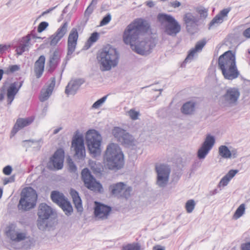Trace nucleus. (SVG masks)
I'll return each instance as SVG.
<instances>
[{
	"instance_id": "nucleus-15",
	"label": "nucleus",
	"mask_w": 250,
	"mask_h": 250,
	"mask_svg": "<svg viewBox=\"0 0 250 250\" xmlns=\"http://www.w3.org/2000/svg\"><path fill=\"white\" fill-rule=\"evenodd\" d=\"M239 96L240 92L237 88H229L221 97L220 102L224 106H233L236 104Z\"/></svg>"
},
{
	"instance_id": "nucleus-14",
	"label": "nucleus",
	"mask_w": 250,
	"mask_h": 250,
	"mask_svg": "<svg viewBox=\"0 0 250 250\" xmlns=\"http://www.w3.org/2000/svg\"><path fill=\"white\" fill-rule=\"evenodd\" d=\"M112 134L118 142L125 146L134 145V137L126 130L120 127H114L112 130Z\"/></svg>"
},
{
	"instance_id": "nucleus-48",
	"label": "nucleus",
	"mask_w": 250,
	"mask_h": 250,
	"mask_svg": "<svg viewBox=\"0 0 250 250\" xmlns=\"http://www.w3.org/2000/svg\"><path fill=\"white\" fill-rule=\"evenodd\" d=\"M230 181V180L226 176V175L224 176L221 180L219 183V187H225L226 186L229 182Z\"/></svg>"
},
{
	"instance_id": "nucleus-37",
	"label": "nucleus",
	"mask_w": 250,
	"mask_h": 250,
	"mask_svg": "<svg viewBox=\"0 0 250 250\" xmlns=\"http://www.w3.org/2000/svg\"><path fill=\"white\" fill-rule=\"evenodd\" d=\"M245 210V206L244 204H242L239 206V207L236 210L233 216V218L234 219H237L240 218L244 214Z\"/></svg>"
},
{
	"instance_id": "nucleus-23",
	"label": "nucleus",
	"mask_w": 250,
	"mask_h": 250,
	"mask_svg": "<svg viewBox=\"0 0 250 250\" xmlns=\"http://www.w3.org/2000/svg\"><path fill=\"white\" fill-rule=\"evenodd\" d=\"M68 22L65 21L50 37V44L55 46L65 36L68 31Z\"/></svg>"
},
{
	"instance_id": "nucleus-28",
	"label": "nucleus",
	"mask_w": 250,
	"mask_h": 250,
	"mask_svg": "<svg viewBox=\"0 0 250 250\" xmlns=\"http://www.w3.org/2000/svg\"><path fill=\"white\" fill-rule=\"evenodd\" d=\"M61 58V53L59 51L55 50L52 54L50 56L49 60L48 63V71L53 72L58 65Z\"/></svg>"
},
{
	"instance_id": "nucleus-32",
	"label": "nucleus",
	"mask_w": 250,
	"mask_h": 250,
	"mask_svg": "<svg viewBox=\"0 0 250 250\" xmlns=\"http://www.w3.org/2000/svg\"><path fill=\"white\" fill-rule=\"evenodd\" d=\"M32 121L27 118H19L14 126L12 132L16 133L20 129L29 125Z\"/></svg>"
},
{
	"instance_id": "nucleus-10",
	"label": "nucleus",
	"mask_w": 250,
	"mask_h": 250,
	"mask_svg": "<svg viewBox=\"0 0 250 250\" xmlns=\"http://www.w3.org/2000/svg\"><path fill=\"white\" fill-rule=\"evenodd\" d=\"M157 173L156 185L160 188H165L168 184L170 168L168 166L164 164L155 166Z\"/></svg>"
},
{
	"instance_id": "nucleus-31",
	"label": "nucleus",
	"mask_w": 250,
	"mask_h": 250,
	"mask_svg": "<svg viewBox=\"0 0 250 250\" xmlns=\"http://www.w3.org/2000/svg\"><path fill=\"white\" fill-rule=\"evenodd\" d=\"M70 194L73 199V203L78 212H81L83 210L82 200L79 195L78 192L73 189H71Z\"/></svg>"
},
{
	"instance_id": "nucleus-5",
	"label": "nucleus",
	"mask_w": 250,
	"mask_h": 250,
	"mask_svg": "<svg viewBox=\"0 0 250 250\" xmlns=\"http://www.w3.org/2000/svg\"><path fill=\"white\" fill-rule=\"evenodd\" d=\"M7 236L13 241L19 242L25 240L23 247L26 249H30L35 245L34 239L28 236L25 231H21L15 224H10L5 229Z\"/></svg>"
},
{
	"instance_id": "nucleus-26",
	"label": "nucleus",
	"mask_w": 250,
	"mask_h": 250,
	"mask_svg": "<svg viewBox=\"0 0 250 250\" xmlns=\"http://www.w3.org/2000/svg\"><path fill=\"white\" fill-rule=\"evenodd\" d=\"M84 82V81L83 79H77L71 80L66 87L65 90V93L67 95L75 94L80 86Z\"/></svg>"
},
{
	"instance_id": "nucleus-46",
	"label": "nucleus",
	"mask_w": 250,
	"mask_h": 250,
	"mask_svg": "<svg viewBox=\"0 0 250 250\" xmlns=\"http://www.w3.org/2000/svg\"><path fill=\"white\" fill-rule=\"evenodd\" d=\"M95 4H92V2L88 6L84 12L85 17H87V19L88 18L89 15L92 13L94 10V6Z\"/></svg>"
},
{
	"instance_id": "nucleus-11",
	"label": "nucleus",
	"mask_w": 250,
	"mask_h": 250,
	"mask_svg": "<svg viewBox=\"0 0 250 250\" xmlns=\"http://www.w3.org/2000/svg\"><path fill=\"white\" fill-rule=\"evenodd\" d=\"M31 37L33 39L36 38L35 35L28 34L22 38L13 40L12 44L11 45H11L10 47L12 46L15 48L16 54L18 56H21L23 52L28 51L31 47Z\"/></svg>"
},
{
	"instance_id": "nucleus-21",
	"label": "nucleus",
	"mask_w": 250,
	"mask_h": 250,
	"mask_svg": "<svg viewBox=\"0 0 250 250\" xmlns=\"http://www.w3.org/2000/svg\"><path fill=\"white\" fill-rule=\"evenodd\" d=\"M183 20L188 33L193 34L197 31L198 19L193 14L190 12L186 13L184 15Z\"/></svg>"
},
{
	"instance_id": "nucleus-24",
	"label": "nucleus",
	"mask_w": 250,
	"mask_h": 250,
	"mask_svg": "<svg viewBox=\"0 0 250 250\" xmlns=\"http://www.w3.org/2000/svg\"><path fill=\"white\" fill-rule=\"evenodd\" d=\"M79 37L78 30L73 28L69 32L67 40V56L71 55L75 51Z\"/></svg>"
},
{
	"instance_id": "nucleus-7",
	"label": "nucleus",
	"mask_w": 250,
	"mask_h": 250,
	"mask_svg": "<svg viewBox=\"0 0 250 250\" xmlns=\"http://www.w3.org/2000/svg\"><path fill=\"white\" fill-rule=\"evenodd\" d=\"M37 194L32 188H24L21 193V197L18 205L19 209L28 210L34 208L36 204Z\"/></svg>"
},
{
	"instance_id": "nucleus-39",
	"label": "nucleus",
	"mask_w": 250,
	"mask_h": 250,
	"mask_svg": "<svg viewBox=\"0 0 250 250\" xmlns=\"http://www.w3.org/2000/svg\"><path fill=\"white\" fill-rule=\"evenodd\" d=\"M195 203L193 200H188L186 204V208L187 212L191 213L195 208Z\"/></svg>"
},
{
	"instance_id": "nucleus-55",
	"label": "nucleus",
	"mask_w": 250,
	"mask_h": 250,
	"mask_svg": "<svg viewBox=\"0 0 250 250\" xmlns=\"http://www.w3.org/2000/svg\"><path fill=\"white\" fill-rule=\"evenodd\" d=\"M181 5V2L177 0L170 2V5L174 8L179 7Z\"/></svg>"
},
{
	"instance_id": "nucleus-36",
	"label": "nucleus",
	"mask_w": 250,
	"mask_h": 250,
	"mask_svg": "<svg viewBox=\"0 0 250 250\" xmlns=\"http://www.w3.org/2000/svg\"><path fill=\"white\" fill-rule=\"evenodd\" d=\"M23 142L24 143V146H26L27 147H33V148H38L39 149L41 147V143L42 142V140H24L23 141Z\"/></svg>"
},
{
	"instance_id": "nucleus-57",
	"label": "nucleus",
	"mask_w": 250,
	"mask_h": 250,
	"mask_svg": "<svg viewBox=\"0 0 250 250\" xmlns=\"http://www.w3.org/2000/svg\"><path fill=\"white\" fill-rule=\"evenodd\" d=\"M242 250H250V242L243 244L242 246Z\"/></svg>"
},
{
	"instance_id": "nucleus-47",
	"label": "nucleus",
	"mask_w": 250,
	"mask_h": 250,
	"mask_svg": "<svg viewBox=\"0 0 250 250\" xmlns=\"http://www.w3.org/2000/svg\"><path fill=\"white\" fill-rule=\"evenodd\" d=\"M48 26V23L45 21L41 22L38 27V32L41 33L45 30Z\"/></svg>"
},
{
	"instance_id": "nucleus-44",
	"label": "nucleus",
	"mask_w": 250,
	"mask_h": 250,
	"mask_svg": "<svg viewBox=\"0 0 250 250\" xmlns=\"http://www.w3.org/2000/svg\"><path fill=\"white\" fill-rule=\"evenodd\" d=\"M128 114L130 118L133 120H136L138 119L139 112L131 109L128 112Z\"/></svg>"
},
{
	"instance_id": "nucleus-20",
	"label": "nucleus",
	"mask_w": 250,
	"mask_h": 250,
	"mask_svg": "<svg viewBox=\"0 0 250 250\" xmlns=\"http://www.w3.org/2000/svg\"><path fill=\"white\" fill-rule=\"evenodd\" d=\"M111 211V208L98 202H95L94 215L97 220L107 219Z\"/></svg>"
},
{
	"instance_id": "nucleus-60",
	"label": "nucleus",
	"mask_w": 250,
	"mask_h": 250,
	"mask_svg": "<svg viewBox=\"0 0 250 250\" xmlns=\"http://www.w3.org/2000/svg\"><path fill=\"white\" fill-rule=\"evenodd\" d=\"M57 7L56 6H55L54 7H52V8H49V9L44 11L42 13V15L43 16L44 15H46L49 13H50V12H51L52 11H53L56 7Z\"/></svg>"
},
{
	"instance_id": "nucleus-40",
	"label": "nucleus",
	"mask_w": 250,
	"mask_h": 250,
	"mask_svg": "<svg viewBox=\"0 0 250 250\" xmlns=\"http://www.w3.org/2000/svg\"><path fill=\"white\" fill-rule=\"evenodd\" d=\"M107 97V95L104 96L95 102L92 106V108L97 109L99 108L104 103Z\"/></svg>"
},
{
	"instance_id": "nucleus-53",
	"label": "nucleus",
	"mask_w": 250,
	"mask_h": 250,
	"mask_svg": "<svg viewBox=\"0 0 250 250\" xmlns=\"http://www.w3.org/2000/svg\"><path fill=\"white\" fill-rule=\"evenodd\" d=\"M198 12L201 17L205 18L208 16V10L206 9H200L198 10Z\"/></svg>"
},
{
	"instance_id": "nucleus-63",
	"label": "nucleus",
	"mask_w": 250,
	"mask_h": 250,
	"mask_svg": "<svg viewBox=\"0 0 250 250\" xmlns=\"http://www.w3.org/2000/svg\"><path fill=\"white\" fill-rule=\"evenodd\" d=\"M61 129V128L55 129L53 131V134H57L60 131Z\"/></svg>"
},
{
	"instance_id": "nucleus-43",
	"label": "nucleus",
	"mask_w": 250,
	"mask_h": 250,
	"mask_svg": "<svg viewBox=\"0 0 250 250\" xmlns=\"http://www.w3.org/2000/svg\"><path fill=\"white\" fill-rule=\"evenodd\" d=\"M131 190H132L131 188L129 187H126V186L125 185V189H124V190L123 191L120 196L125 197L126 199L128 198L130 195V192H131Z\"/></svg>"
},
{
	"instance_id": "nucleus-13",
	"label": "nucleus",
	"mask_w": 250,
	"mask_h": 250,
	"mask_svg": "<svg viewBox=\"0 0 250 250\" xmlns=\"http://www.w3.org/2000/svg\"><path fill=\"white\" fill-rule=\"evenodd\" d=\"M81 174L82 179L87 188L91 190L99 192L103 191L102 185L96 180L88 168H84Z\"/></svg>"
},
{
	"instance_id": "nucleus-64",
	"label": "nucleus",
	"mask_w": 250,
	"mask_h": 250,
	"mask_svg": "<svg viewBox=\"0 0 250 250\" xmlns=\"http://www.w3.org/2000/svg\"><path fill=\"white\" fill-rule=\"evenodd\" d=\"M3 74V70L1 69H0V81L1 80L2 78V75Z\"/></svg>"
},
{
	"instance_id": "nucleus-54",
	"label": "nucleus",
	"mask_w": 250,
	"mask_h": 250,
	"mask_svg": "<svg viewBox=\"0 0 250 250\" xmlns=\"http://www.w3.org/2000/svg\"><path fill=\"white\" fill-rule=\"evenodd\" d=\"M10 45L0 44V54L10 47Z\"/></svg>"
},
{
	"instance_id": "nucleus-25",
	"label": "nucleus",
	"mask_w": 250,
	"mask_h": 250,
	"mask_svg": "<svg viewBox=\"0 0 250 250\" xmlns=\"http://www.w3.org/2000/svg\"><path fill=\"white\" fill-rule=\"evenodd\" d=\"M230 11V8H225L222 10L211 21L208 25V29H211L218 26L225 20H227L228 15Z\"/></svg>"
},
{
	"instance_id": "nucleus-42",
	"label": "nucleus",
	"mask_w": 250,
	"mask_h": 250,
	"mask_svg": "<svg viewBox=\"0 0 250 250\" xmlns=\"http://www.w3.org/2000/svg\"><path fill=\"white\" fill-rule=\"evenodd\" d=\"M123 250H141V247L139 244L133 243L124 247Z\"/></svg>"
},
{
	"instance_id": "nucleus-27",
	"label": "nucleus",
	"mask_w": 250,
	"mask_h": 250,
	"mask_svg": "<svg viewBox=\"0 0 250 250\" xmlns=\"http://www.w3.org/2000/svg\"><path fill=\"white\" fill-rule=\"evenodd\" d=\"M55 83V78H52L50 84L46 88H43L41 91V95L40 96V100L41 102H44L49 98L54 88Z\"/></svg>"
},
{
	"instance_id": "nucleus-19",
	"label": "nucleus",
	"mask_w": 250,
	"mask_h": 250,
	"mask_svg": "<svg viewBox=\"0 0 250 250\" xmlns=\"http://www.w3.org/2000/svg\"><path fill=\"white\" fill-rule=\"evenodd\" d=\"M136 48H131V49L140 55H147L150 53V50L154 47L155 44L150 40H146L142 37L141 40H138L134 44Z\"/></svg>"
},
{
	"instance_id": "nucleus-62",
	"label": "nucleus",
	"mask_w": 250,
	"mask_h": 250,
	"mask_svg": "<svg viewBox=\"0 0 250 250\" xmlns=\"http://www.w3.org/2000/svg\"><path fill=\"white\" fill-rule=\"evenodd\" d=\"M146 5L149 7H152L154 6V4L152 1H148L146 2Z\"/></svg>"
},
{
	"instance_id": "nucleus-2",
	"label": "nucleus",
	"mask_w": 250,
	"mask_h": 250,
	"mask_svg": "<svg viewBox=\"0 0 250 250\" xmlns=\"http://www.w3.org/2000/svg\"><path fill=\"white\" fill-rule=\"evenodd\" d=\"M97 59L101 71H108L118 65L120 54L115 48L108 44L99 51Z\"/></svg>"
},
{
	"instance_id": "nucleus-41",
	"label": "nucleus",
	"mask_w": 250,
	"mask_h": 250,
	"mask_svg": "<svg viewBox=\"0 0 250 250\" xmlns=\"http://www.w3.org/2000/svg\"><path fill=\"white\" fill-rule=\"evenodd\" d=\"M91 167L95 173H100L102 171V166L100 163L97 164L96 163H92L91 164Z\"/></svg>"
},
{
	"instance_id": "nucleus-56",
	"label": "nucleus",
	"mask_w": 250,
	"mask_h": 250,
	"mask_svg": "<svg viewBox=\"0 0 250 250\" xmlns=\"http://www.w3.org/2000/svg\"><path fill=\"white\" fill-rule=\"evenodd\" d=\"M19 69H20V67L17 65H11L9 67L10 71L11 72H14L17 71L19 70Z\"/></svg>"
},
{
	"instance_id": "nucleus-38",
	"label": "nucleus",
	"mask_w": 250,
	"mask_h": 250,
	"mask_svg": "<svg viewBox=\"0 0 250 250\" xmlns=\"http://www.w3.org/2000/svg\"><path fill=\"white\" fill-rule=\"evenodd\" d=\"M99 36V33L96 32L93 33L91 35L90 37H89V39L88 40L86 43V45L88 46L87 48L89 47L92 43L95 42L98 40Z\"/></svg>"
},
{
	"instance_id": "nucleus-52",
	"label": "nucleus",
	"mask_w": 250,
	"mask_h": 250,
	"mask_svg": "<svg viewBox=\"0 0 250 250\" xmlns=\"http://www.w3.org/2000/svg\"><path fill=\"white\" fill-rule=\"evenodd\" d=\"M12 171V168L10 166H7L3 169V173L6 175H10Z\"/></svg>"
},
{
	"instance_id": "nucleus-34",
	"label": "nucleus",
	"mask_w": 250,
	"mask_h": 250,
	"mask_svg": "<svg viewBox=\"0 0 250 250\" xmlns=\"http://www.w3.org/2000/svg\"><path fill=\"white\" fill-rule=\"evenodd\" d=\"M195 103L192 101L188 102L185 103L182 108V112L186 115L192 114L195 111Z\"/></svg>"
},
{
	"instance_id": "nucleus-30",
	"label": "nucleus",
	"mask_w": 250,
	"mask_h": 250,
	"mask_svg": "<svg viewBox=\"0 0 250 250\" xmlns=\"http://www.w3.org/2000/svg\"><path fill=\"white\" fill-rule=\"evenodd\" d=\"M206 43V42L204 41L197 42L195 47L189 51L188 55L185 60V62L186 63L190 62L193 59L196 53L202 50L203 47L205 45Z\"/></svg>"
},
{
	"instance_id": "nucleus-59",
	"label": "nucleus",
	"mask_w": 250,
	"mask_h": 250,
	"mask_svg": "<svg viewBox=\"0 0 250 250\" xmlns=\"http://www.w3.org/2000/svg\"><path fill=\"white\" fill-rule=\"evenodd\" d=\"M14 181V177H10L9 178H8L7 179H5V181H4V184H7L9 183H11V182H13Z\"/></svg>"
},
{
	"instance_id": "nucleus-16",
	"label": "nucleus",
	"mask_w": 250,
	"mask_h": 250,
	"mask_svg": "<svg viewBox=\"0 0 250 250\" xmlns=\"http://www.w3.org/2000/svg\"><path fill=\"white\" fill-rule=\"evenodd\" d=\"M72 147L75 151V156L79 159H83L85 155L83 136L77 133L72 141Z\"/></svg>"
},
{
	"instance_id": "nucleus-51",
	"label": "nucleus",
	"mask_w": 250,
	"mask_h": 250,
	"mask_svg": "<svg viewBox=\"0 0 250 250\" xmlns=\"http://www.w3.org/2000/svg\"><path fill=\"white\" fill-rule=\"evenodd\" d=\"M68 161L70 171L75 172L77 170L76 166L71 159L68 160Z\"/></svg>"
},
{
	"instance_id": "nucleus-33",
	"label": "nucleus",
	"mask_w": 250,
	"mask_h": 250,
	"mask_svg": "<svg viewBox=\"0 0 250 250\" xmlns=\"http://www.w3.org/2000/svg\"><path fill=\"white\" fill-rule=\"evenodd\" d=\"M125 185L123 182H119L116 184H112L110 186L109 189L112 194L120 196L124 189H125Z\"/></svg>"
},
{
	"instance_id": "nucleus-50",
	"label": "nucleus",
	"mask_w": 250,
	"mask_h": 250,
	"mask_svg": "<svg viewBox=\"0 0 250 250\" xmlns=\"http://www.w3.org/2000/svg\"><path fill=\"white\" fill-rule=\"evenodd\" d=\"M238 172V170L237 169H231L229 171L226 176L230 180Z\"/></svg>"
},
{
	"instance_id": "nucleus-4",
	"label": "nucleus",
	"mask_w": 250,
	"mask_h": 250,
	"mask_svg": "<svg viewBox=\"0 0 250 250\" xmlns=\"http://www.w3.org/2000/svg\"><path fill=\"white\" fill-rule=\"evenodd\" d=\"M104 161L109 169H119L123 167L124 155L118 145L111 143L107 146L104 155Z\"/></svg>"
},
{
	"instance_id": "nucleus-49",
	"label": "nucleus",
	"mask_w": 250,
	"mask_h": 250,
	"mask_svg": "<svg viewBox=\"0 0 250 250\" xmlns=\"http://www.w3.org/2000/svg\"><path fill=\"white\" fill-rule=\"evenodd\" d=\"M6 94V84L4 83L0 89V101L3 100L4 95Z\"/></svg>"
},
{
	"instance_id": "nucleus-35",
	"label": "nucleus",
	"mask_w": 250,
	"mask_h": 250,
	"mask_svg": "<svg viewBox=\"0 0 250 250\" xmlns=\"http://www.w3.org/2000/svg\"><path fill=\"white\" fill-rule=\"evenodd\" d=\"M218 152L219 155L224 158L228 159L231 157V152L226 146H220L218 149Z\"/></svg>"
},
{
	"instance_id": "nucleus-8",
	"label": "nucleus",
	"mask_w": 250,
	"mask_h": 250,
	"mask_svg": "<svg viewBox=\"0 0 250 250\" xmlns=\"http://www.w3.org/2000/svg\"><path fill=\"white\" fill-rule=\"evenodd\" d=\"M158 19L161 23H167L165 25V32L167 35L174 37L180 32V24L171 15L159 14Z\"/></svg>"
},
{
	"instance_id": "nucleus-18",
	"label": "nucleus",
	"mask_w": 250,
	"mask_h": 250,
	"mask_svg": "<svg viewBox=\"0 0 250 250\" xmlns=\"http://www.w3.org/2000/svg\"><path fill=\"white\" fill-rule=\"evenodd\" d=\"M64 152L62 149H58L53 154L47 164V167L51 170L61 169L63 167Z\"/></svg>"
},
{
	"instance_id": "nucleus-22",
	"label": "nucleus",
	"mask_w": 250,
	"mask_h": 250,
	"mask_svg": "<svg viewBox=\"0 0 250 250\" xmlns=\"http://www.w3.org/2000/svg\"><path fill=\"white\" fill-rule=\"evenodd\" d=\"M23 83V81L15 82L10 83L8 86H7L8 83H5L6 84V93L8 104L10 105L12 104L15 96L22 86Z\"/></svg>"
},
{
	"instance_id": "nucleus-29",
	"label": "nucleus",
	"mask_w": 250,
	"mask_h": 250,
	"mask_svg": "<svg viewBox=\"0 0 250 250\" xmlns=\"http://www.w3.org/2000/svg\"><path fill=\"white\" fill-rule=\"evenodd\" d=\"M45 61L44 56L42 55L35 63L34 71L37 78H40L43 72Z\"/></svg>"
},
{
	"instance_id": "nucleus-17",
	"label": "nucleus",
	"mask_w": 250,
	"mask_h": 250,
	"mask_svg": "<svg viewBox=\"0 0 250 250\" xmlns=\"http://www.w3.org/2000/svg\"><path fill=\"white\" fill-rule=\"evenodd\" d=\"M215 143L213 136L208 134L197 151V155L199 159H204L212 149Z\"/></svg>"
},
{
	"instance_id": "nucleus-12",
	"label": "nucleus",
	"mask_w": 250,
	"mask_h": 250,
	"mask_svg": "<svg viewBox=\"0 0 250 250\" xmlns=\"http://www.w3.org/2000/svg\"><path fill=\"white\" fill-rule=\"evenodd\" d=\"M51 198L54 203L61 208L66 215L71 214L73 212L72 207L62 193L58 191H53L51 193Z\"/></svg>"
},
{
	"instance_id": "nucleus-6",
	"label": "nucleus",
	"mask_w": 250,
	"mask_h": 250,
	"mask_svg": "<svg viewBox=\"0 0 250 250\" xmlns=\"http://www.w3.org/2000/svg\"><path fill=\"white\" fill-rule=\"evenodd\" d=\"M85 139L90 153L93 157L100 155L102 141L101 134L96 130L90 129L86 133Z\"/></svg>"
},
{
	"instance_id": "nucleus-3",
	"label": "nucleus",
	"mask_w": 250,
	"mask_h": 250,
	"mask_svg": "<svg viewBox=\"0 0 250 250\" xmlns=\"http://www.w3.org/2000/svg\"><path fill=\"white\" fill-rule=\"evenodd\" d=\"M218 67L226 79L232 80L240 75L237 68L235 55L228 51L221 55L218 59Z\"/></svg>"
},
{
	"instance_id": "nucleus-61",
	"label": "nucleus",
	"mask_w": 250,
	"mask_h": 250,
	"mask_svg": "<svg viewBox=\"0 0 250 250\" xmlns=\"http://www.w3.org/2000/svg\"><path fill=\"white\" fill-rule=\"evenodd\" d=\"M153 250H165V248L160 246H154L153 248Z\"/></svg>"
},
{
	"instance_id": "nucleus-1",
	"label": "nucleus",
	"mask_w": 250,
	"mask_h": 250,
	"mask_svg": "<svg viewBox=\"0 0 250 250\" xmlns=\"http://www.w3.org/2000/svg\"><path fill=\"white\" fill-rule=\"evenodd\" d=\"M149 26L146 21L142 18L135 19L125 29L123 35L124 42L125 44L129 45L131 48H136V45L134 44L142 39Z\"/></svg>"
},
{
	"instance_id": "nucleus-45",
	"label": "nucleus",
	"mask_w": 250,
	"mask_h": 250,
	"mask_svg": "<svg viewBox=\"0 0 250 250\" xmlns=\"http://www.w3.org/2000/svg\"><path fill=\"white\" fill-rule=\"evenodd\" d=\"M111 16L110 14H107L105 16H104L102 20L100 22V25L104 26L109 22L111 21Z\"/></svg>"
},
{
	"instance_id": "nucleus-9",
	"label": "nucleus",
	"mask_w": 250,
	"mask_h": 250,
	"mask_svg": "<svg viewBox=\"0 0 250 250\" xmlns=\"http://www.w3.org/2000/svg\"><path fill=\"white\" fill-rule=\"evenodd\" d=\"M53 214L52 208L45 203H42L39 207L37 227L41 230L46 229L49 224V219Z\"/></svg>"
},
{
	"instance_id": "nucleus-58",
	"label": "nucleus",
	"mask_w": 250,
	"mask_h": 250,
	"mask_svg": "<svg viewBox=\"0 0 250 250\" xmlns=\"http://www.w3.org/2000/svg\"><path fill=\"white\" fill-rule=\"evenodd\" d=\"M243 35L247 38H250V27L244 31Z\"/></svg>"
}]
</instances>
